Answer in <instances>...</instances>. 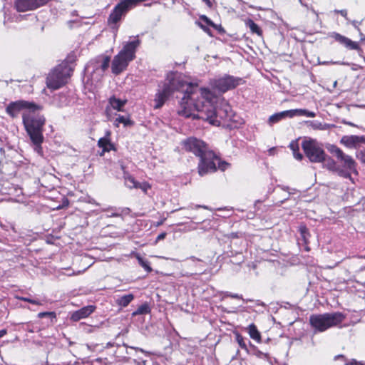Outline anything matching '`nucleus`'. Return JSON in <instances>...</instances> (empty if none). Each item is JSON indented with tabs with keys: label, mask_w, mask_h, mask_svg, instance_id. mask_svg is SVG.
Returning a JSON list of instances; mask_svg holds the SVG:
<instances>
[{
	"label": "nucleus",
	"mask_w": 365,
	"mask_h": 365,
	"mask_svg": "<svg viewBox=\"0 0 365 365\" xmlns=\"http://www.w3.org/2000/svg\"><path fill=\"white\" fill-rule=\"evenodd\" d=\"M23 123L32 143H42L43 140L42 128L45 123L44 117L39 115H36L31 112H24L23 113Z\"/></svg>",
	"instance_id": "nucleus-6"
},
{
	"label": "nucleus",
	"mask_w": 365,
	"mask_h": 365,
	"mask_svg": "<svg viewBox=\"0 0 365 365\" xmlns=\"http://www.w3.org/2000/svg\"><path fill=\"white\" fill-rule=\"evenodd\" d=\"M331 63H333V64H339V63H338V62H332Z\"/></svg>",
	"instance_id": "nucleus-53"
},
{
	"label": "nucleus",
	"mask_w": 365,
	"mask_h": 365,
	"mask_svg": "<svg viewBox=\"0 0 365 365\" xmlns=\"http://www.w3.org/2000/svg\"><path fill=\"white\" fill-rule=\"evenodd\" d=\"M165 235H166V234H165V233H161V234H160V235L157 237L156 240H157V241H158V240H163V239L165 237Z\"/></svg>",
	"instance_id": "nucleus-43"
},
{
	"label": "nucleus",
	"mask_w": 365,
	"mask_h": 365,
	"mask_svg": "<svg viewBox=\"0 0 365 365\" xmlns=\"http://www.w3.org/2000/svg\"><path fill=\"white\" fill-rule=\"evenodd\" d=\"M197 91L207 93L199 94V98L194 101L193 115L191 118L202 119L208 121L211 125L219 126L221 124V120L230 118L232 116L231 107L226 101H222L221 107L216 108L214 103L217 102L218 98L210 91L197 87Z\"/></svg>",
	"instance_id": "nucleus-2"
},
{
	"label": "nucleus",
	"mask_w": 365,
	"mask_h": 365,
	"mask_svg": "<svg viewBox=\"0 0 365 365\" xmlns=\"http://www.w3.org/2000/svg\"><path fill=\"white\" fill-rule=\"evenodd\" d=\"M136 258L140 266H142L148 272L152 271V268L150 267L149 262L148 261L144 260L143 258L141 257L139 255H136Z\"/></svg>",
	"instance_id": "nucleus-27"
},
{
	"label": "nucleus",
	"mask_w": 365,
	"mask_h": 365,
	"mask_svg": "<svg viewBox=\"0 0 365 365\" xmlns=\"http://www.w3.org/2000/svg\"><path fill=\"white\" fill-rule=\"evenodd\" d=\"M143 0H121L113 10L109 16V22L115 24L120 20L129 10L135 7Z\"/></svg>",
	"instance_id": "nucleus-11"
},
{
	"label": "nucleus",
	"mask_w": 365,
	"mask_h": 365,
	"mask_svg": "<svg viewBox=\"0 0 365 365\" xmlns=\"http://www.w3.org/2000/svg\"><path fill=\"white\" fill-rule=\"evenodd\" d=\"M138 182L130 175L125 176V185L129 188H136Z\"/></svg>",
	"instance_id": "nucleus-24"
},
{
	"label": "nucleus",
	"mask_w": 365,
	"mask_h": 365,
	"mask_svg": "<svg viewBox=\"0 0 365 365\" xmlns=\"http://www.w3.org/2000/svg\"><path fill=\"white\" fill-rule=\"evenodd\" d=\"M201 28H202L205 31L206 30L203 26L201 25Z\"/></svg>",
	"instance_id": "nucleus-54"
},
{
	"label": "nucleus",
	"mask_w": 365,
	"mask_h": 365,
	"mask_svg": "<svg viewBox=\"0 0 365 365\" xmlns=\"http://www.w3.org/2000/svg\"><path fill=\"white\" fill-rule=\"evenodd\" d=\"M312 127L314 129L325 130L328 128L329 125L327 124H322V123H313Z\"/></svg>",
	"instance_id": "nucleus-34"
},
{
	"label": "nucleus",
	"mask_w": 365,
	"mask_h": 365,
	"mask_svg": "<svg viewBox=\"0 0 365 365\" xmlns=\"http://www.w3.org/2000/svg\"><path fill=\"white\" fill-rule=\"evenodd\" d=\"M331 37L335 39L340 44L345 46L346 48L350 50H359L360 47L359 43L356 41H353L350 38L336 32L331 34Z\"/></svg>",
	"instance_id": "nucleus-17"
},
{
	"label": "nucleus",
	"mask_w": 365,
	"mask_h": 365,
	"mask_svg": "<svg viewBox=\"0 0 365 365\" xmlns=\"http://www.w3.org/2000/svg\"><path fill=\"white\" fill-rule=\"evenodd\" d=\"M343 123L345 124V125H348L352 126V127H356V125H355L354 123H353L351 122H349V121L343 120Z\"/></svg>",
	"instance_id": "nucleus-44"
},
{
	"label": "nucleus",
	"mask_w": 365,
	"mask_h": 365,
	"mask_svg": "<svg viewBox=\"0 0 365 365\" xmlns=\"http://www.w3.org/2000/svg\"><path fill=\"white\" fill-rule=\"evenodd\" d=\"M33 143L35 145V148H34L35 151L36 153H38V154H41L42 153V148L41 146V143Z\"/></svg>",
	"instance_id": "nucleus-39"
},
{
	"label": "nucleus",
	"mask_w": 365,
	"mask_h": 365,
	"mask_svg": "<svg viewBox=\"0 0 365 365\" xmlns=\"http://www.w3.org/2000/svg\"><path fill=\"white\" fill-rule=\"evenodd\" d=\"M254 355H255L259 359L266 361L267 364H271L269 356L267 354L263 353L259 350H256L254 352Z\"/></svg>",
	"instance_id": "nucleus-28"
},
{
	"label": "nucleus",
	"mask_w": 365,
	"mask_h": 365,
	"mask_svg": "<svg viewBox=\"0 0 365 365\" xmlns=\"http://www.w3.org/2000/svg\"><path fill=\"white\" fill-rule=\"evenodd\" d=\"M6 334V331L5 329L0 330V338L3 337Z\"/></svg>",
	"instance_id": "nucleus-47"
},
{
	"label": "nucleus",
	"mask_w": 365,
	"mask_h": 365,
	"mask_svg": "<svg viewBox=\"0 0 365 365\" xmlns=\"http://www.w3.org/2000/svg\"><path fill=\"white\" fill-rule=\"evenodd\" d=\"M140 44L139 39L127 42L120 51L113 58L111 64L112 72L118 75L126 69L129 63L135 58V52Z\"/></svg>",
	"instance_id": "nucleus-5"
},
{
	"label": "nucleus",
	"mask_w": 365,
	"mask_h": 365,
	"mask_svg": "<svg viewBox=\"0 0 365 365\" xmlns=\"http://www.w3.org/2000/svg\"><path fill=\"white\" fill-rule=\"evenodd\" d=\"M109 133L103 138H101L99 139L98 142V145L103 148V153L104 152H108L110 150H114V146L111 143L109 138H108Z\"/></svg>",
	"instance_id": "nucleus-20"
},
{
	"label": "nucleus",
	"mask_w": 365,
	"mask_h": 365,
	"mask_svg": "<svg viewBox=\"0 0 365 365\" xmlns=\"http://www.w3.org/2000/svg\"><path fill=\"white\" fill-rule=\"evenodd\" d=\"M243 80L241 78L235 77L230 75H225L224 76L211 80V86L221 93L234 89L237 86L242 84Z\"/></svg>",
	"instance_id": "nucleus-10"
},
{
	"label": "nucleus",
	"mask_w": 365,
	"mask_h": 365,
	"mask_svg": "<svg viewBox=\"0 0 365 365\" xmlns=\"http://www.w3.org/2000/svg\"><path fill=\"white\" fill-rule=\"evenodd\" d=\"M200 19L204 21L207 24L214 27V28H217V26L209 19L207 18L206 16H202L200 17Z\"/></svg>",
	"instance_id": "nucleus-35"
},
{
	"label": "nucleus",
	"mask_w": 365,
	"mask_h": 365,
	"mask_svg": "<svg viewBox=\"0 0 365 365\" xmlns=\"http://www.w3.org/2000/svg\"><path fill=\"white\" fill-rule=\"evenodd\" d=\"M166 83L162 89L158 91L155 96V109L160 108L168 96L175 91H182L184 96L180 102V108L178 113L180 115L185 118H191L192 114L193 103L199 94L207 93L197 91V86L187 83L183 80L182 76L178 73H170L167 76Z\"/></svg>",
	"instance_id": "nucleus-1"
},
{
	"label": "nucleus",
	"mask_w": 365,
	"mask_h": 365,
	"mask_svg": "<svg viewBox=\"0 0 365 365\" xmlns=\"http://www.w3.org/2000/svg\"><path fill=\"white\" fill-rule=\"evenodd\" d=\"M150 312V308L148 304H145L140 306L134 312H133V316L145 314Z\"/></svg>",
	"instance_id": "nucleus-26"
},
{
	"label": "nucleus",
	"mask_w": 365,
	"mask_h": 365,
	"mask_svg": "<svg viewBox=\"0 0 365 365\" xmlns=\"http://www.w3.org/2000/svg\"><path fill=\"white\" fill-rule=\"evenodd\" d=\"M340 143L347 148H359L361 144H365L364 135H344L340 140Z\"/></svg>",
	"instance_id": "nucleus-15"
},
{
	"label": "nucleus",
	"mask_w": 365,
	"mask_h": 365,
	"mask_svg": "<svg viewBox=\"0 0 365 365\" xmlns=\"http://www.w3.org/2000/svg\"><path fill=\"white\" fill-rule=\"evenodd\" d=\"M336 12L339 13L346 19H348V18H347V11L346 10H345V9L339 10V11H336Z\"/></svg>",
	"instance_id": "nucleus-42"
},
{
	"label": "nucleus",
	"mask_w": 365,
	"mask_h": 365,
	"mask_svg": "<svg viewBox=\"0 0 365 365\" xmlns=\"http://www.w3.org/2000/svg\"><path fill=\"white\" fill-rule=\"evenodd\" d=\"M45 317H48L51 319V320L56 319V314L53 312H40L38 314V318H43Z\"/></svg>",
	"instance_id": "nucleus-31"
},
{
	"label": "nucleus",
	"mask_w": 365,
	"mask_h": 365,
	"mask_svg": "<svg viewBox=\"0 0 365 365\" xmlns=\"http://www.w3.org/2000/svg\"><path fill=\"white\" fill-rule=\"evenodd\" d=\"M236 341L238 343L239 346L242 349L247 351V345L245 344V341L244 338H243L242 336H241L240 334H237L236 335Z\"/></svg>",
	"instance_id": "nucleus-30"
},
{
	"label": "nucleus",
	"mask_w": 365,
	"mask_h": 365,
	"mask_svg": "<svg viewBox=\"0 0 365 365\" xmlns=\"http://www.w3.org/2000/svg\"><path fill=\"white\" fill-rule=\"evenodd\" d=\"M50 0H16L15 6L18 11L24 12L34 10L46 4Z\"/></svg>",
	"instance_id": "nucleus-14"
},
{
	"label": "nucleus",
	"mask_w": 365,
	"mask_h": 365,
	"mask_svg": "<svg viewBox=\"0 0 365 365\" xmlns=\"http://www.w3.org/2000/svg\"><path fill=\"white\" fill-rule=\"evenodd\" d=\"M227 296L232 297V298H237V299H241L242 297L238 295L237 294H227Z\"/></svg>",
	"instance_id": "nucleus-45"
},
{
	"label": "nucleus",
	"mask_w": 365,
	"mask_h": 365,
	"mask_svg": "<svg viewBox=\"0 0 365 365\" xmlns=\"http://www.w3.org/2000/svg\"><path fill=\"white\" fill-rule=\"evenodd\" d=\"M134 299V296L132 294L123 295L116 299L118 305L125 307H127Z\"/></svg>",
	"instance_id": "nucleus-22"
},
{
	"label": "nucleus",
	"mask_w": 365,
	"mask_h": 365,
	"mask_svg": "<svg viewBox=\"0 0 365 365\" xmlns=\"http://www.w3.org/2000/svg\"><path fill=\"white\" fill-rule=\"evenodd\" d=\"M328 151L334 155L342 164L341 168L336 165V163L331 158L325 159L324 167L333 172L336 173L339 176L344 178H350L351 175L349 171H356V163L351 156L345 154L341 149L335 145H329L327 146Z\"/></svg>",
	"instance_id": "nucleus-4"
},
{
	"label": "nucleus",
	"mask_w": 365,
	"mask_h": 365,
	"mask_svg": "<svg viewBox=\"0 0 365 365\" xmlns=\"http://www.w3.org/2000/svg\"><path fill=\"white\" fill-rule=\"evenodd\" d=\"M215 163V168H217V164L218 165V168L222 171L226 170L229 166V164L225 161H220V158L217 157V160H214Z\"/></svg>",
	"instance_id": "nucleus-29"
},
{
	"label": "nucleus",
	"mask_w": 365,
	"mask_h": 365,
	"mask_svg": "<svg viewBox=\"0 0 365 365\" xmlns=\"http://www.w3.org/2000/svg\"><path fill=\"white\" fill-rule=\"evenodd\" d=\"M190 259L192 260V261H198L200 262V259L196 258L195 257H191Z\"/></svg>",
	"instance_id": "nucleus-49"
},
{
	"label": "nucleus",
	"mask_w": 365,
	"mask_h": 365,
	"mask_svg": "<svg viewBox=\"0 0 365 365\" xmlns=\"http://www.w3.org/2000/svg\"><path fill=\"white\" fill-rule=\"evenodd\" d=\"M195 207H196V208H197V207H201V206H200V205H196V206H195ZM202 207H203V208H207L205 206H202Z\"/></svg>",
	"instance_id": "nucleus-52"
},
{
	"label": "nucleus",
	"mask_w": 365,
	"mask_h": 365,
	"mask_svg": "<svg viewBox=\"0 0 365 365\" xmlns=\"http://www.w3.org/2000/svg\"><path fill=\"white\" fill-rule=\"evenodd\" d=\"M351 24L355 28H357V21H353Z\"/></svg>",
	"instance_id": "nucleus-50"
},
{
	"label": "nucleus",
	"mask_w": 365,
	"mask_h": 365,
	"mask_svg": "<svg viewBox=\"0 0 365 365\" xmlns=\"http://www.w3.org/2000/svg\"><path fill=\"white\" fill-rule=\"evenodd\" d=\"M345 318V315L341 312L325 313L312 315L309 322L316 331L322 332L341 324Z\"/></svg>",
	"instance_id": "nucleus-7"
},
{
	"label": "nucleus",
	"mask_w": 365,
	"mask_h": 365,
	"mask_svg": "<svg viewBox=\"0 0 365 365\" xmlns=\"http://www.w3.org/2000/svg\"><path fill=\"white\" fill-rule=\"evenodd\" d=\"M246 26L250 29V31L257 34L259 36L262 35V30L259 29L257 24H256L252 19H248L246 21Z\"/></svg>",
	"instance_id": "nucleus-23"
},
{
	"label": "nucleus",
	"mask_w": 365,
	"mask_h": 365,
	"mask_svg": "<svg viewBox=\"0 0 365 365\" xmlns=\"http://www.w3.org/2000/svg\"><path fill=\"white\" fill-rule=\"evenodd\" d=\"M203 1H204L206 4H209V5L210 4V0H203Z\"/></svg>",
	"instance_id": "nucleus-51"
},
{
	"label": "nucleus",
	"mask_w": 365,
	"mask_h": 365,
	"mask_svg": "<svg viewBox=\"0 0 365 365\" xmlns=\"http://www.w3.org/2000/svg\"><path fill=\"white\" fill-rule=\"evenodd\" d=\"M300 230H301L302 234L304 235L307 230V228L305 227H301Z\"/></svg>",
	"instance_id": "nucleus-48"
},
{
	"label": "nucleus",
	"mask_w": 365,
	"mask_h": 365,
	"mask_svg": "<svg viewBox=\"0 0 365 365\" xmlns=\"http://www.w3.org/2000/svg\"><path fill=\"white\" fill-rule=\"evenodd\" d=\"M117 215H118L117 214L112 215V216H117Z\"/></svg>",
	"instance_id": "nucleus-55"
},
{
	"label": "nucleus",
	"mask_w": 365,
	"mask_h": 365,
	"mask_svg": "<svg viewBox=\"0 0 365 365\" xmlns=\"http://www.w3.org/2000/svg\"><path fill=\"white\" fill-rule=\"evenodd\" d=\"M150 187H150V184L148 182H142V183L138 182V184L136 187V188H139V189L142 190L145 194L148 192V190L149 189H150Z\"/></svg>",
	"instance_id": "nucleus-32"
},
{
	"label": "nucleus",
	"mask_w": 365,
	"mask_h": 365,
	"mask_svg": "<svg viewBox=\"0 0 365 365\" xmlns=\"http://www.w3.org/2000/svg\"><path fill=\"white\" fill-rule=\"evenodd\" d=\"M120 123H123L124 125L126 126L128 125L131 124V121L128 118H126L123 115H118L114 121V125L116 127H118Z\"/></svg>",
	"instance_id": "nucleus-25"
},
{
	"label": "nucleus",
	"mask_w": 365,
	"mask_h": 365,
	"mask_svg": "<svg viewBox=\"0 0 365 365\" xmlns=\"http://www.w3.org/2000/svg\"><path fill=\"white\" fill-rule=\"evenodd\" d=\"M38 109L40 107L33 103L18 101L10 103L6 108V111L11 117L16 118L23 110H26L25 112H34Z\"/></svg>",
	"instance_id": "nucleus-13"
},
{
	"label": "nucleus",
	"mask_w": 365,
	"mask_h": 365,
	"mask_svg": "<svg viewBox=\"0 0 365 365\" xmlns=\"http://www.w3.org/2000/svg\"><path fill=\"white\" fill-rule=\"evenodd\" d=\"M73 68L67 63L57 66L48 76L46 85L48 88L56 90L67 83L73 73Z\"/></svg>",
	"instance_id": "nucleus-8"
},
{
	"label": "nucleus",
	"mask_w": 365,
	"mask_h": 365,
	"mask_svg": "<svg viewBox=\"0 0 365 365\" xmlns=\"http://www.w3.org/2000/svg\"><path fill=\"white\" fill-rule=\"evenodd\" d=\"M302 146L306 156L311 162L321 163L325 160L326 154L316 140L303 141Z\"/></svg>",
	"instance_id": "nucleus-9"
},
{
	"label": "nucleus",
	"mask_w": 365,
	"mask_h": 365,
	"mask_svg": "<svg viewBox=\"0 0 365 365\" xmlns=\"http://www.w3.org/2000/svg\"><path fill=\"white\" fill-rule=\"evenodd\" d=\"M20 300H22V301H24V302H28L29 303H31L33 304H36V305H41L42 303L41 301L38 300V299H30V298H28V297H17Z\"/></svg>",
	"instance_id": "nucleus-33"
},
{
	"label": "nucleus",
	"mask_w": 365,
	"mask_h": 365,
	"mask_svg": "<svg viewBox=\"0 0 365 365\" xmlns=\"http://www.w3.org/2000/svg\"><path fill=\"white\" fill-rule=\"evenodd\" d=\"M185 150L198 156L200 161L198 165V173L203 176L216 170L214 160H217L216 154L210 150L207 145L201 140L189 138L182 143Z\"/></svg>",
	"instance_id": "nucleus-3"
},
{
	"label": "nucleus",
	"mask_w": 365,
	"mask_h": 365,
	"mask_svg": "<svg viewBox=\"0 0 365 365\" xmlns=\"http://www.w3.org/2000/svg\"><path fill=\"white\" fill-rule=\"evenodd\" d=\"M302 115L309 118H314L316 116V113L306 109H292L284 110L271 115L269 118V123L272 125L287 118H292L294 116Z\"/></svg>",
	"instance_id": "nucleus-12"
},
{
	"label": "nucleus",
	"mask_w": 365,
	"mask_h": 365,
	"mask_svg": "<svg viewBox=\"0 0 365 365\" xmlns=\"http://www.w3.org/2000/svg\"><path fill=\"white\" fill-rule=\"evenodd\" d=\"M110 58L107 56H98L93 61H91L88 65L86 68L88 70L90 69H96L101 70L102 73L106 71L110 64Z\"/></svg>",
	"instance_id": "nucleus-16"
},
{
	"label": "nucleus",
	"mask_w": 365,
	"mask_h": 365,
	"mask_svg": "<svg viewBox=\"0 0 365 365\" xmlns=\"http://www.w3.org/2000/svg\"><path fill=\"white\" fill-rule=\"evenodd\" d=\"M289 148L292 150L293 153H294V151L299 150L298 145L294 142H292L290 143Z\"/></svg>",
	"instance_id": "nucleus-40"
},
{
	"label": "nucleus",
	"mask_w": 365,
	"mask_h": 365,
	"mask_svg": "<svg viewBox=\"0 0 365 365\" xmlns=\"http://www.w3.org/2000/svg\"><path fill=\"white\" fill-rule=\"evenodd\" d=\"M250 336L257 342L261 341V334L254 324H251L247 327Z\"/></svg>",
	"instance_id": "nucleus-21"
},
{
	"label": "nucleus",
	"mask_w": 365,
	"mask_h": 365,
	"mask_svg": "<svg viewBox=\"0 0 365 365\" xmlns=\"http://www.w3.org/2000/svg\"><path fill=\"white\" fill-rule=\"evenodd\" d=\"M339 359H342L345 360V356L344 355H342V354H339V355L335 356L334 358V359L335 361Z\"/></svg>",
	"instance_id": "nucleus-46"
},
{
	"label": "nucleus",
	"mask_w": 365,
	"mask_h": 365,
	"mask_svg": "<svg viewBox=\"0 0 365 365\" xmlns=\"http://www.w3.org/2000/svg\"><path fill=\"white\" fill-rule=\"evenodd\" d=\"M356 158L365 163V150H361L356 153Z\"/></svg>",
	"instance_id": "nucleus-37"
},
{
	"label": "nucleus",
	"mask_w": 365,
	"mask_h": 365,
	"mask_svg": "<svg viewBox=\"0 0 365 365\" xmlns=\"http://www.w3.org/2000/svg\"><path fill=\"white\" fill-rule=\"evenodd\" d=\"M363 361H359L354 359L345 363V365H364Z\"/></svg>",
	"instance_id": "nucleus-38"
},
{
	"label": "nucleus",
	"mask_w": 365,
	"mask_h": 365,
	"mask_svg": "<svg viewBox=\"0 0 365 365\" xmlns=\"http://www.w3.org/2000/svg\"><path fill=\"white\" fill-rule=\"evenodd\" d=\"M293 155L294 158H296L298 160H301L303 158V155L301 153H299L298 150L294 151V153H293Z\"/></svg>",
	"instance_id": "nucleus-41"
},
{
	"label": "nucleus",
	"mask_w": 365,
	"mask_h": 365,
	"mask_svg": "<svg viewBox=\"0 0 365 365\" xmlns=\"http://www.w3.org/2000/svg\"><path fill=\"white\" fill-rule=\"evenodd\" d=\"M200 19L204 21L207 24L214 27V28H217V26L209 19L207 18L206 16H202L200 17Z\"/></svg>",
	"instance_id": "nucleus-36"
},
{
	"label": "nucleus",
	"mask_w": 365,
	"mask_h": 365,
	"mask_svg": "<svg viewBox=\"0 0 365 365\" xmlns=\"http://www.w3.org/2000/svg\"><path fill=\"white\" fill-rule=\"evenodd\" d=\"M95 308L96 307L92 305L83 307V308L72 312L70 319L73 322H78L82 319H85L95 311Z\"/></svg>",
	"instance_id": "nucleus-18"
},
{
	"label": "nucleus",
	"mask_w": 365,
	"mask_h": 365,
	"mask_svg": "<svg viewBox=\"0 0 365 365\" xmlns=\"http://www.w3.org/2000/svg\"><path fill=\"white\" fill-rule=\"evenodd\" d=\"M127 101L126 100H120L118 98H116L115 97L113 96L109 98V106L106 107V113L108 116V120H110V108H113L117 111H123V107L126 104Z\"/></svg>",
	"instance_id": "nucleus-19"
}]
</instances>
